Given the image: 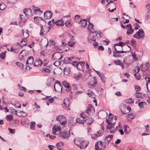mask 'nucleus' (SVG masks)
Listing matches in <instances>:
<instances>
[{
	"label": "nucleus",
	"instance_id": "nucleus-1",
	"mask_svg": "<svg viewBox=\"0 0 150 150\" xmlns=\"http://www.w3.org/2000/svg\"><path fill=\"white\" fill-rule=\"evenodd\" d=\"M87 38V40L90 42H95L96 40V36L97 37H99L101 38L102 37L103 33L100 32H98L97 31H93L92 33H90Z\"/></svg>",
	"mask_w": 150,
	"mask_h": 150
},
{
	"label": "nucleus",
	"instance_id": "nucleus-2",
	"mask_svg": "<svg viewBox=\"0 0 150 150\" xmlns=\"http://www.w3.org/2000/svg\"><path fill=\"white\" fill-rule=\"evenodd\" d=\"M126 48L128 49V50H125V51L121 50L118 51L117 50L116 47H114L115 50L113 52V56L116 58H119L121 57V55L119 54V53H123L129 52L131 50L130 47L128 45L125 47Z\"/></svg>",
	"mask_w": 150,
	"mask_h": 150
},
{
	"label": "nucleus",
	"instance_id": "nucleus-28",
	"mask_svg": "<svg viewBox=\"0 0 150 150\" xmlns=\"http://www.w3.org/2000/svg\"><path fill=\"white\" fill-rule=\"evenodd\" d=\"M78 63V67L77 69L78 70L82 69L85 64V63L82 62H79Z\"/></svg>",
	"mask_w": 150,
	"mask_h": 150
},
{
	"label": "nucleus",
	"instance_id": "nucleus-17",
	"mask_svg": "<svg viewBox=\"0 0 150 150\" xmlns=\"http://www.w3.org/2000/svg\"><path fill=\"white\" fill-rule=\"evenodd\" d=\"M89 116H90V114H88L86 110L85 112H83L80 114V116L81 117H82L83 119H84L87 118H88Z\"/></svg>",
	"mask_w": 150,
	"mask_h": 150
},
{
	"label": "nucleus",
	"instance_id": "nucleus-57",
	"mask_svg": "<svg viewBox=\"0 0 150 150\" xmlns=\"http://www.w3.org/2000/svg\"><path fill=\"white\" fill-rule=\"evenodd\" d=\"M98 137V135L97 134H93L91 136V137L92 139H96V138Z\"/></svg>",
	"mask_w": 150,
	"mask_h": 150
},
{
	"label": "nucleus",
	"instance_id": "nucleus-33",
	"mask_svg": "<svg viewBox=\"0 0 150 150\" xmlns=\"http://www.w3.org/2000/svg\"><path fill=\"white\" fill-rule=\"evenodd\" d=\"M26 37L25 38L22 40V41L21 42V46H23L25 45H26L27 44V40L26 39Z\"/></svg>",
	"mask_w": 150,
	"mask_h": 150
},
{
	"label": "nucleus",
	"instance_id": "nucleus-12",
	"mask_svg": "<svg viewBox=\"0 0 150 150\" xmlns=\"http://www.w3.org/2000/svg\"><path fill=\"white\" fill-rule=\"evenodd\" d=\"M88 142L87 141L82 140L79 147L81 149H85L88 146Z\"/></svg>",
	"mask_w": 150,
	"mask_h": 150
},
{
	"label": "nucleus",
	"instance_id": "nucleus-26",
	"mask_svg": "<svg viewBox=\"0 0 150 150\" xmlns=\"http://www.w3.org/2000/svg\"><path fill=\"white\" fill-rule=\"evenodd\" d=\"M82 139L80 138L75 139H74V142L76 145L80 146V145L81 144V142L82 141Z\"/></svg>",
	"mask_w": 150,
	"mask_h": 150
},
{
	"label": "nucleus",
	"instance_id": "nucleus-54",
	"mask_svg": "<svg viewBox=\"0 0 150 150\" xmlns=\"http://www.w3.org/2000/svg\"><path fill=\"white\" fill-rule=\"evenodd\" d=\"M130 42H131V45L132 46H135L136 43V41L134 39H132L131 40Z\"/></svg>",
	"mask_w": 150,
	"mask_h": 150
},
{
	"label": "nucleus",
	"instance_id": "nucleus-20",
	"mask_svg": "<svg viewBox=\"0 0 150 150\" xmlns=\"http://www.w3.org/2000/svg\"><path fill=\"white\" fill-rule=\"evenodd\" d=\"M42 64V62L40 59H38L35 61L34 64L35 66H41Z\"/></svg>",
	"mask_w": 150,
	"mask_h": 150
},
{
	"label": "nucleus",
	"instance_id": "nucleus-39",
	"mask_svg": "<svg viewBox=\"0 0 150 150\" xmlns=\"http://www.w3.org/2000/svg\"><path fill=\"white\" fill-rule=\"evenodd\" d=\"M142 93H141L136 92L134 94V96L137 98H141L142 96Z\"/></svg>",
	"mask_w": 150,
	"mask_h": 150
},
{
	"label": "nucleus",
	"instance_id": "nucleus-15",
	"mask_svg": "<svg viewBox=\"0 0 150 150\" xmlns=\"http://www.w3.org/2000/svg\"><path fill=\"white\" fill-rule=\"evenodd\" d=\"M33 62L34 58L32 56H30L28 57L26 62V64L31 65L33 63Z\"/></svg>",
	"mask_w": 150,
	"mask_h": 150
},
{
	"label": "nucleus",
	"instance_id": "nucleus-24",
	"mask_svg": "<svg viewBox=\"0 0 150 150\" xmlns=\"http://www.w3.org/2000/svg\"><path fill=\"white\" fill-rule=\"evenodd\" d=\"M55 24L57 26H63L64 25V23L62 19H60L56 21Z\"/></svg>",
	"mask_w": 150,
	"mask_h": 150
},
{
	"label": "nucleus",
	"instance_id": "nucleus-62",
	"mask_svg": "<svg viewBox=\"0 0 150 150\" xmlns=\"http://www.w3.org/2000/svg\"><path fill=\"white\" fill-rule=\"evenodd\" d=\"M139 68L138 66L135 67L134 68V71L135 72L137 73L139 72Z\"/></svg>",
	"mask_w": 150,
	"mask_h": 150
},
{
	"label": "nucleus",
	"instance_id": "nucleus-30",
	"mask_svg": "<svg viewBox=\"0 0 150 150\" xmlns=\"http://www.w3.org/2000/svg\"><path fill=\"white\" fill-rule=\"evenodd\" d=\"M87 21L86 19H83L81 20L80 23L81 26L83 27H85L87 24Z\"/></svg>",
	"mask_w": 150,
	"mask_h": 150
},
{
	"label": "nucleus",
	"instance_id": "nucleus-59",
	"mask_svg": "<svg viewBox=\"0 0 150 150\" xmlns=\"http://www.w3.org/2000/svg\"><path fill=\"white\" fill-rule=\"evenodd\" d=\"M68 44L69 46H70L71 47H72L74 46L75 44V42H68Z\"/></svg>",
	"mask_w": 150,
	"mask_h": 150
},
{
	"label": "nucleus",
	"instance_id": "nucleus-53",
	"mask_svg": "<svg viewBox=\"0 0 150 150\" xmlns=\"http://www.w3.org/2000/svg\"><path fill=\"white\" fill-rule=\"evenodd\" d=\"M48 147L50 150H57L56 147L53 145H49L48 146Z\"/></svg>",
	"mask_w": 150,
	"mask_h": 150
},
{
	"label": "nucleus",
	"instance_id": "nucleus-34",
	"mask_svg": "<svg viewBox=\"0 0 150 150\" xmlns=\"http://www.w3.org/2000/svg\"><path fill=\"white\" fill-rule=\"evenodd\" d=\"M16 64L21 69H23L24 67V65L22 63L19 62H17L16 63Z\"/></svg>",
	"mask_w": 150,
	"mask_h": 150
},
{
	"label": "nucleus",
	"instance_id": "nucleus-56",
	"mask_svg": "<svg viewBox=\"0 0 150 150\" xmlns=\"http://www.w3.org/2000/svg\"><path fill=\"white\" fill-rule=\"evenodd\" d=\"M67 122V120H64L62 121H60L59 122V123H60V124L63 126H64L66 124Z\"/></svg>",
	"mask_w": 150,
	"mask_h": 150
},
{
	"label": "nucleus",
	"instance_id": "nucleus-60",
	"mask_svg": "<svg viewBox=\"0 0 150 150\" xmlns=\"http://www.w3.org/2000/svg\"><path fill=\"white\" fill-rule=\"evenodd\" d=\"M56 85H57L60 86H62V84L61 83L60 81H55V83L54 85L56 86Z\"/></svg>",
	"mask_w": 150,
	"mask_h": 150
},
{
	"label": "nucleus",
	"instance_id": "nucleus-29",
	"mask_svg": "<svg viewBox=\"0 0 150 150\" xmlns=\"http://www.w3.org/2000/svg\"><path fill=\"white\" fill-rule=\"evenodd\" d=\"M68 125L69 127H71L74 124L73 119L72 118H70L68 120Z\"/></svg>",
	"mask_w": 150,
	"mask_h": 150
},
{
	"label": "nucleus",
	"instance_id": "nucleus-38",
	"mask_svg": "<svg viewBox=\"0 0 150 150\" xmlns=\"http://www.w3.org/2000/svg\"><path fill=\"white\" fill-rule=\"evenodd\" d=\"M35 123L34 122H31L30 125V129L34 130L35 129Z\"/></svg>",
	"mask_w": 150,
	"mask_h": 150
},
{
	"label": "nucleus",
	"instance_id": "nucleus-42",
	"mask_svg": "<svg viewBox=\"0 0 150 150\" xmlns=\"http://www.w3.org/2000/svg\"><path fill=\"white\" fill-rule=\"evenodd\" d=\"M17 86H18V88H19V89L20 90H21L26 92V89L25 87L23 86H21L19 84H18Z\"/></svg>",
	"mask_w": 150,
	"mask_h": 150
},
{
	"label": "nucleus",
	"instance_id": "nucleus-47",
	"mask_svg": "<svg viewBox=\"0 0 150 150\" xmlns=\"http://www.w3.org/2000/svg\"><path fill=\"white\" fill-rule=\"evenodd\" d=\"M99 142H97L95 144V149L96 150H101V148L98 146Z\"/></svg>",
	"mask_w": 150,
	"mask_h": 150
},
{
	"label": "nucleus",
	"instance_id": "nucleus-49",
	"mask_svg": "<svg viewBox=\"0 0 150 150\" xmlns=\"http://www.w3.org/2000/svg\"><path fill=\"white\" fill-rule=\"evenodd\" d=\"M112 119V118L111 117H109L108 118H107L106 119V121L107 123L108 124H111V121Z\"/></svg>",
	"mask_w": 150,
	"mask_h": 150
},
{
	"label": "nucleus",
	"instance_id": "nucleus-3",
	"mask_svg": "<svg viewBox=\"0 0 150 150\" xmlns=\"http://www.w3.org/2000/svg\"><path fill=\"white\" fill-rule=\"evenodd\" d=\"M145 36L144 30L142 29H140L136 33L134 34L133 37L138 39L143 38Z\"/></svg>",
	"mask_w": 150,
	"mask_h": 150
},
{
	"label": "nucleus",
	"instance_id": "nucleus-9",
	"mask_svg": "<svg viewBox=\"0 0 150 150\" xmlns=\"http://www.w3.org/2000/svg\"><path fill=\"white\" fill-rule=\"evenodd\" d=\"M149 63L148 62L144 64H142L140 67H142L141 70L142 71H147L150 72V69H149Z\"/></svg>",
	"mask_w": 150,
	"mask_h": 150
},
{
	"label": "nucleus",
	"instance_id": "nucleus-11",
	"mask_svg": "<svg viewBox=\"0 0 150 150\" xmlns=\"http://www.w3.org/2000/svg\"><path fill=\"white\" fill-rule=\"evenodd\" d=\"M63 85L66 88V90L67 92H69L71 90V88L69 85V83L67 82V81L62 82Z\"/></svg>",
	"mask_w": 150,
	"mask_h": 150
},
{
	"label": "nucleus",
	"instance_id": "nucleus-10",
	"mask_svg": "<svg viewBox=\"0 0 150 150\" xmlns=\"http://www.w3.org/2000/svg\"><path fill=\"white\" fill-rule=\"evenodd\" d=\"M44 14V18L46 19H50L52 16V13L50 11H46Z\"/></svg>",
	"mask_w": 150,
	"mask_h": 150
},
{
	"label": "nucleus",
	"instance_id": "nucleus-21",
	"mask_svg": "<svg viewBox=\"0 0 150 150\" xmlns=\"http://www.w3.org/2000/svg\"><path fill=\"white\" fill-rule=\"evenodd\" d=\"M93 121V119L91 117L85 119V122L87 125L91 124Z\"/></svg>",
	"mask_w": 150,
	"mask_h": 150
},
{
	"label": "nucleus",
	"instance_id": "nucleus-32",
	"mask_svg": "<svg viewBox=\"0 0 150 150\" xmlns=\"http://www.w3.org/2000/svg\"><path fill=\"white\" fill-rule=\"evenodd\" d=\"M42 45L44 47H47L48 44V40H45L42 41L41 42Z\"/></svg>",
	"mask_w": 150,
	"mask_h": 150
},
{
	"label": "nucleus",
	"instance_id": "nucleus-52",
	"mask_svg": "<svg viewBox=\"0 0 150 150\" xmlns=\"http://www.w3.org/2000/svg\"><path fill=\"white\" fill-rule=\"evenodd\" d=\"M42 71L49 73H50V70L47 68H43L42 70Z\"/></svg>",
	"mask_w": 150,
	"mask_h": 150
},
{
	"label": "nucleus",
	"instance_id": "nucleus-58",
	"mask_svg": "<svg viewBox=\"0 0 150 150\" xmlns=\"http://www.w3.org/2000/svg\"><path fill=\"white\" fill-rule=\"evenodd\" d=\"M0 56L1 58L4 59L5 57V52H2L0 54Z\"/></svg>",
	"mask_w": 150,
	"mask_h": 150
},
{
	"label": "nucleus",
	"instance_id": "nucleus-36",
	"mask_svg": "<svg viewBox=\"0 0 150 150\" xmlns=\"http://www.w3.org/2000/svg\"><path fill=\"white\" fill-rule=\"evenodd\" d=\"M134 29L131 28H129L127 30L126 32V34L127 35H129L133 33L134 32Z\"/></svg>",
	"mask_w": 150,
	"mask_h": 150
},
{
	"label": "nucleus",
	"instance_id": "nucleus-63",
	"mask_svg": "<svg viewBox=\"0 0 150 150\" xmlns=\"http://www.w3.org/2000/svg\"><path fill=\"white\" fill-rule=\"evenodd\" d=\"M114 62L115 64L116 65H119V64H120V63L121 62V61H120L119 60H114Z\"/></svg>",
	"mask_w": 150,
	"mask_h": 150
},
{
	"label": "nucleus",
	"instance_id": "nucleus-64",
	"mask_svg": "<svg viewBox=\"0 0 150 150\" xmlns=\"http://www.w3.org/2000/svg\"><path fill=\"white\" fill-rule=\"evenodd\" d=\"M145 102H140V103H139V104H138V105L139 106L140 108L142 109V108H143V103H144Z\"/></svg>",
	"mask_w": 150,
	"mask_h": 150
},
{
	"label": "nucleus",
	"instance_id": "nucleus-16",
	"mask_svg": "<svg viewBox=\"0 0 150 150\" xmlns=\"http://www.w3.org/2000/svg\"><path fill=\"white\" fill-rule=\"evenodd\" d=\"M73 57H65L63 61L64 64H67L70 63H71V62L72 61V59H73Z\"/></svg>",
	"mask_w": 150,
	"mask_h": 150
},
{
	"label": "nucleus",
	"instance_id": "nucleus-46",
	"mask_svg": "<svg viewBox=\"0 0 150 150\" xmlns=\"http://www.w3.org/2000/svg\"><path fill=\"white\" fill-rule=\"evenodd\" d=\"M65 25L67 27H70L71 25V21L70 20H67L65 22Z\"/></svg>",
	"mask_w": 150,
	"mask_h": 150
},
{
	"label": "nucleus",
	"instance_id": "nucleus-45",
	"mask_svg": "<svg viewBox=\"0 0 150 150\" xmlns=\"http://www.w3.org/2000/svg\"><path fill=\"white\" fill-rule=\"evenodd\" d=\"M115 123V122H114L113 124L111 123V124H110L107 125V129H112V128L114 127V124Z\"/></svg>",
	"mask_w": 150,
	"mask_h": 150
},
{
	"label": "nucleus",
	"instance_id": "nucleus-25",
	"mask_svg": "<svg viewBox=\"0 0 150 150\" xmlns=\"http://www.w3.org/2000/svg\"><path fill=\"white\" fill-rule=\"evenodd\" d=\"M76 121L79 124H83L85 122V119H83L82 117H77L76 119Z\"/></svg>",
	"mask_w": 150,
	"mask_h": 150
},
{
	"label": "nucleus",
	"instance_id": "nucleus-55",
	"mask_svg": "<svg viewBox=\"0 0 150 150\" xmlns=\"http://www.w3.org/2000/svg\"><path fill=\"white\" fill-rule=\"evenodd\" d=\"M38 12L40 14H42V11H40V9H36L34 10V13H36Z\"/></svg>",
	"mask_w": 150,
	"mask_h": 150
},
{
	"label": "nucleus",
	"instance_id": "nucleus-7",
	"mask_svg": "<svg viewBox=\"0 0 150 150\" xmlns=\"http://www.w3.org/2000/svg\"><path fill=\"white\" fill-rule=\"evenodd\" d=\"M61 127L57 125H54L52 128V132L55 134H60L61 133Z\"/></svg>",
	"mask_w": 150,
	"mask_h": 150
},
{
	"label": "nucleus",
	"instance_id": "nucleus-6",
	"mask_svg": "<svg viewBox=\"0 0 150 150\" xmlns=\"http://www.w3.org/2000/svg\"><path fill=\"white\" fill-rule=\"evenodd\" d=\"M70 132L69 131H64L63 132H61L59 136L64 139H67L70 137Z\"/></svg>",
	"mask_w": 150,
	"mask_h": 150
},
{
	"label": "nucleus",
	"instance_id": "nucleus-23",
	"mask_svg": "<svg viewBox=\"0 0 150 150\" xmlns=\"http://www.w3.org/2000/svg\"><path fill=\"white\" fill-rule=\"evenodd\" d=\"M81 74L80 73L78 72L74 74L73 76L74 79L77 80H79L80 79L81 77Z\"/></svg>",
	"mask_w": 150,
	"mask_h": 150
},
{
	"label": "nucleus",
	"instance_id": "nucleus-50",
	"mask_svg": "<svg viewBox=\"0 0 150 150\" xmlns=\"http://www.w3.org/2000/svg\"><path fill=\"white\" fill-rule=\"evenodd\" d=\"M23 112L22 111L19 110L18 112L16 110H15V114L18 116H21L22 115V113Z\"/></svg>",
	"mask_w": 150,
	"mask_h": 150
},
{
	"label": "nucleus",
	"instance_id": "nucleus-18",
	"mask_svg": "<svg viewBox=\"0 0 150 150\" xmlns=\"http://www.w3.org/2000/svg\"><path fill=\"white\" fill-rule=\"evenodd\" d=\"M113 135L112 134L109 135L106 137L105 139V143L107 142L109 144L110 141L112 139Z\"/></svg>",
	"mask_w": 150,
	"mask_h": 150
},
{
	"label": "nucleus",
	"instance_id": "nucleus-48",
	"mask_svg": "<svg viewBox=\"0 0 150 150\" xmlns=\"http://www.w3.org/2000/svg\"><path fill=\"white\" fill-rule=\"evenodd\" d=\"M71 63L72 64V65L74 67H76V68L77 69L78 67V62L76 61H73L71 62Z\"/></svg>",
	"mask_w": 150,
	"mask_h": 150
},
{
	"label": "nucleus",
	"instance_id": "nucleus-5",
	"mask_svg": "<svg viewBox=\"0 0 150 150\" xmlns=\"http://www.w3.org/2000/svg\"><path fill=\"white\" fill-rule=\"evenodd\" d=\"M49 31L48 27L44 25L42 26L41 28L40 35L41 36H43L44 34H47Z\"/></svg>",
	"mask_w": 150,
	"mask_h": 150
},
{
	"label": "nucleus",
	"instance_id": "nucleus-13",
	"mask_svg": "<svg viewBox=\"0 0 150 150\" xmlns=\"http://www.w3.org/2000/svg\"><path fill=\"white\" fill-rule=\"evenodd\" d=\"M23 13L25 15V16H31L32 15V12L30 8H26L24 9Z\"/></svg>",
	"mask_w": 150,
	"mask_h": 150
},
{
	"label": "nucleus",
	"instance_id": "nucleus-4",
	"mask_svg": "<svg viewBox=\"0 0 150 150\" xmlns=\"http://www.w3.org/2000/svg\"><path fill=\"white\" fill-rule=\"evenodd\" d=\"M91 116L95 112V109L91 104H89L87 106V109L85 110Z\"/></svg>",
	"mask_w": 150,
	"mask_h": 150
},
{
	"label": "nucleus",
	"instance_id": "nucleus-37",
	"mask_svg": "<svg viewBox=\"0 0 150 150\" xmlns=\"http://www.w3.org/2000/svg\"><path fill=\"white\" fill-rule=\"evenodd\" d=\"M134 88L136 91V92H140L141 91V88L140 86L137 85L134 86Z\"/></svg>",
	"mask_w": 150,
	"mask_h": 150
},
{
	"label": "nucleus",
	"instance_id": "nucleus-19",
	"mask_svg": "<svg viewBox=\"0 0 150 150\" xmlns=\"http://www.w3.org/2000/svg\"><path fill=\"white\" fill-rule=\"evenodd\" d=\"M94 25L91 23L89 22V24L87 27V29L90 33H92L93 31L92 30L93 29Z\"/></svg>",
	"mask_w": 150,
	"mask_h": 150
},
{
	"label": "nucleus",
	"instance_id": "nucleus-41",
	"mask_svg": "<svg viewBox=\"0 0 150 150\" xmlns=\"http://www.w3.org/2000/svg\"><path fill=\"white\" fill-rule=\"evenodd\" d=\"M125 44V43H124V42H120L118 43H117L114 45V47H115V46H116L123 47V46Z\"/></svg>",
	"mask_w": 150,
	"mask_h": 150
},
{
	"label": "nucleus",
	"instance_id": "nucleus-35",
	"mask_svg": "<svg viewBox=\"0 0 150 150\" xmlns=\"http://www.w3.org/2000/svg\"><path fill=\"white\" fill-rule=\"evenodd\" d=\"M124 128L125 133L126 134L129 133L130 132L129 127L127 125L124 126Z\"/></svg>",
	"mask_w": 150,
	"mask_h": 150
},
{
	"label": "nucleus",
	"instance_id": "nucleus-31",
	"mask_svg": "<svg viewBox=\"0 0 150 150\" xmlns=\"http://www.w3.org/2000/svg\"><path fill=\"white\" fill-rule=\"evenodd\" d=\"M74 21L77 23H79L81 21L80 19V16L78 15H76L74 17Z\"/></svg>",
	"mask_w": 150,
	"mask_h": 150
},
{
	"label": "nucleus",
	"instance_id": "nucleus-51",
	"mask_svg": "<svg viewBox=\"0 0 150 150\" xmlns=\"http://www.w3.org/2000/svg\"><path fill=\"white\" fill-rule=\"evenodd\" d=\"M40 17H35L34 18V20L35 21H36V23L39 24L40 22Z\"/></svg>",
	"mask_w": 150,
	"mask_h": 150
},
{
	"label": "nucleus",
	"instance_id": "nucleus-40",
	"mask_svg": "<svg viewBox=\"0 0 150 150\" xmlns=\"http://www.w3.org/2000/svg\"><path fill=\"white\" fill-rule=\"evenodd\" d=\"M64 118H63V117L62 115H60L57 116L56 119L57 121H59V122H60L64 120Z\"/></svg>",
	"mask_w": 150,
	"mask_h": 150
},
{
	"label": "nucleus",
	"instance_id": "nucleus-44",
	"mask_svg": "<svg viewBox=\"0 0 150 150\" xmlns=\"http://www.w3.org/2000/svg\"><path fill=\"white\" fill-rule=\"evenodd\" d=\"M125 102L127 103L131 104L133 103L134 101H133L132 98H130L125 100Z\"/></svg>",
	"mask_w": 150,
	"mask_h": 150
},
{
	"label": "nucleus",
	"instance_id": "nucleus-8",
	"mask_svg": "<svg viewBox=\"0 0 150 150\" xmlns=\"http://www.w3.org/2000/svg\"><path fill=\"white\" fill-rule=\"evenodd\" d=\"M63 57L59 53H56L52 55V59L54 61L60 60L62 59Z\"/></svg>",
	"mask_w": 150,
	"mask_h": 150
},
{
	"label": "nucleus",
	"instance_id": "nucleus-43",
	"mask_svg": "<svg viewBox=\"0 0 150 150\" xmlns=\"http://www.w3.org/2000/svg\"><path fill=\"white\" fill-rule=\"evenodd\" d=\"M6 118L8 121H11L13 119V115H8L6 116Z\"/></svg>",
	"mask_w": 150,
	"mask_h": 150
},
{
	"label": "nucleus",
	"instance_id": "nucleus-61",
	"mask_svg": "<svg viewBox=\"0 0 150 150\" xmlns=\"http://www.w3.org/2000/svg\"><path fill=\"white\" fill-rule=\"evenodd\" d=\"M146 17L147 19L150 18V12L149 11L146 12Z\"/></svg>",
	"mask_w": 150,
	"mask_h": 150
},
{
	"label": "nucleus",
	"instance_id": "nucleus-22",
	"mask_svg": "<svg viewBox=\"0 0 150 150\" xmlns=\"http://www.w3.org/2000/svg\"><path fill=\"white\" fill-rule=\"evenodd\" d=\"M56 146H57V150H62V148L63 146V143L62 142H60L57 144Z\"/></svg>",
	"mask_w": 150,
	"mask_h": 150
},
{
	"label": "nucleus",
	"instance_id": "nucleus-27",
	"mask_svg": "<svg viewBox=\"0 0 150 150\" xmlns=\"http://www.w3.org/2000/svg\"><path fill=\"white\" fill-rule=\"evenodd\" d=\"M54 87L55 91L58 92L62 91V86L56 85V86L54 85Z\"/></svg>",
	"mask_w": 150,
	"mask_h": 150
},
{
	"label": "nucleus",
	"instance_id": "nucleus-14",
	"mask_svg": "<svg viewBox=\"0 0 150 150\" xmlns=\"http://www.w3.org/2000/svg\"><path fill=\"white\" fill-rule=\"evenodd\" d=\"M62 107L65 109H67L69 106V101L68 100H65L62 104Z\"/></svg>",
	"mask_w": 150,
	"mask_h": 150
}]
</instances>
